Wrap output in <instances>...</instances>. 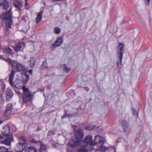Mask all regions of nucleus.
<instances>
[{"label": "nucleus", "mask_w": 152, "mask_h": 152, "mask_svg": "<svg viewBox=\"0 0 152 152\" xmlns=\"http://www.w3.org/2000/svg\"><path fill=\"white\" fill-rule=\"evenodd\" d=\"M105 141V138L99 135H96L95 136L94 139L93 141V145H96L97 148L96 149V152L103 151L109 150L108 148L103 145Z\"/></svg>", "instance_id": "nucleus-1"}, {"label": "nucleus", "mask_w": 152, "mask_h": 152, "mask_svg": "<svg viewBox=\"0 0 152 152\" xmlns=\"http://www.w3.org/2000/svg\"><path fill=\"white\" fill-rule=\"evenodd\" d=\"M124 45L122 43H119V45L117 46V56L118 58L116 61L117 67L118 69H121L122 67V60L123 55Z\"/></svg>", "instance_id": "nucleus-2"}, {"label": "nucleus", "mask_w": 152, "mask_h": 152, "mask_svg": "<svg viewBox=\"0 0 152 152\" xmlns=\"http://www.w3.org/2000/svg\"><path fill=\"white\" fill-rule=\"evenodd\" d=\"M78 140L79 142L80 145V148L78 150V151L79 152H86V147L87 145H93V141L92 140V137L91 135H88L86 137L84 141L82 140Z\"/></svg>", "instance_id": "nucleus-3"}, {"label": "nucleus", "mask_w": 152, "mask_h": 152, "mask_svg": "<svg viewBox=\"0 0 152 152\" xmlns=\"http://www.w3.org/2000/svg\"><path fill=\"white\" fill-rule=\"evenodd\" d=\"M15 65L18 72H24L23 75L25 80H23V81L26 83L29 79V76L27 73V69H25L24 66L15 61L14 63Z\"/></svg>", "instance_id": "nucleus-4"}, {"label": "nucleus", "mask_w": 152, "mask_h": 152, "mask_svg": "<svg viewBox=\"0 0 152 152\" xmlns=\"http://www.w3.org/2000/svg\"><path fill=\"white\" fill-rule=\"evenodd\" d=\"M22 88L23 91L22 97L23 102L26 103L31 101L32 99V95L30 92L29 90L25 86H23Z\"/></svg>", "instance_id": "nucleus-5"}, {"label": "nucleus", "mask_w": 152, "mask_h": 152, "mask_svg": "<svg viewBox=\"0 0 152 152\" xmlns=\"http://www.w3.org/2000/svg\"><path fill=\"white\" fill-rule=\"evenodd\" d=\"M11 10H10L8 12H4L3 14V18L6 20V26L7 28H10L12 24L11 15Z\"/></svg>", "instance_id": "nucleus-6"}, {"label": "nucleus", "mask_w": 152, "mask_h": 152, "mask_svg": "<svg viewBox=\"0 0 152 152\" xmlns=\"http://www.w3.org/2000/svg\"><path fill=\"white\" fill-rule=\"evenodd\" d=\"M80 145L77 139L72 138L68 144L67 150L69 152H72L74 150V147Z\"/></svg>", "instance_id": "nucleus-7"}, {"label": "nucleus", "mask_w": 152, "mask_h": 152, "mask_svg": "<svg viewBox=\"0 0 152 152\" xmlns=\"http://www.w3.org/2000/svg\"><path fill=\"white\" fill-rule=\"evenodd\" d=\"M10 127L9 125L6 124L4 125L1 129L2 134L5 136H10L11 134L10 133Z\"/></svg>", "instance_id": "nucleus-8"}, {"label": "nucleus", "mask_w": 152, "mask_h": 152, "mask_svg": "<svg viewBox=\"0 0 152 152\" xmlns=\"http://www.w3.org/2000/svg\"><path fill=\"white\" fill-rule=\"evenodd\" d=\"M27 146V144L25 143H22L21 142H19L16 144L15 147V149L18 152H22L26 148Z\"/></svg>", "instance_id": "nucleus-9"}, {"label": "nucleus", "mask_w": 152, "mask_h": 152, "mask_svg": "<svg viewBox=\"0 0 152 152\" xmlns=\"http://www.w3.org/2000/svg\"><path fill=\"white\" fill-rule=\"evenodd\" d=\"M13 108V106L12 104L10 103H8L7 105L6 110L4 112V114L7 116H8L10 115Z\"/></svg>", "instance_id": "nucleus-10"}, {"label": "nucleus", "mask_w": 152, "mask_h": 152, "mask_svg": "<svg viewBox=\"0 0 152 152\" xmlns=\"http://www.w3.org/2000/svg\"><path fill=\"white\" fill-rule=\"evenodd\" d=\"M63 37H60L55 42L52 44L53 47L54 48H56L60 46L63 43Z\"/></svg>", "instance_id": "nucleus-11"}, {"label": "nucleus", "mask_w": 152, "mask_h": 152, "mask_svg": "<svg viewBox=\"0 0 152 152\" xmlns=\"http://www.w3.org/2000/svg\"><path fill=\"white\" fill-rule=\"evenodd\" d=\"M75 134L77 139L83 137L84 133L82 129H79L75 131Z\"/></svg>", "instance_id": "nucleus-12"}, {"label": "nucleus", "mask_w": 152, "mask_h": 152, "mask_svg": "<svg viewBox=\"0 0 152 152\" xmlns=\"http://www.w3.org/2000/svg\"><path fill=\"white\" fill-rule=\"evenodd\" d=\"M10 136V137L2 140L1 143L7 145H10L11 142L13 141V137L11 136Z\"/></svg>", "instance_id": "nucleus-13"}, {"label": "nucleus", "mask_w": 152, "mask_h": 152, "mask_svg": "<svg viewBox=\"0 0 152 152\" xmlns=\"http://www.w3.org/2000/svg\"><path fill=\"white\" fill-rule=\"evenodd\" d=\"M7 99L8 101L11 99L13 96L12 91L10 89L8 88L6 91Z\"/></svg>", "instance_id": "nucleus-14"}, {"label": "nucleus", "mask_w": 152, "mask_h": 152, "mask_svg": "<svg viewBox=\"0 0 152 152\" xmlns=\"http://www.w3.org/2000/svg\"><path fill=\"white\" fill-rule=\"evenodd\" d=\"M16 72L14 71V70H12L11 73L10 75L9 78V82L12 86H13L14 83L13 82V79L14 77V76Z\"/></svg>", "instance_id": "nucleus-15"}, {"label": "nucleus", "mask_w": 152, "mask_h": 152, "mask_svg": "<svg viewBox=\"0 0 152 152\" xmlns=\"http://www.w3.org/2000/svg\"><path fill=\"white\" fill-rule=\"evenodd\" d=\"M36 61V58L34 57H31L28 63H29L28 64L29 65L30 67L32 68L34 66L35 64V63Z\"/></svg>", "instance_id": "nucleus-16"}, {"label": "nucleus", "mask_w": 152, "mask_h": 152, "mask_svg": "<svg viewBox=\"0 0 152 152\" xmlns=\"http://www.w3.org/2000/svg\"><path fill=\"white\" fill-rule=\"evenodd\" d=\"M25 44L24 43H22L20 42H19L15 48V50L16 52L19 51L21 49L22 47L24 46Z\"/></svg>", "instance_id": "nucleus-17"}, {"label": "nucleus", "mask_w": 152, "mask_h": 152, "mask_svg": "<svg viewBox=\"0 0 152 152\" xmlns=\"http://www.w3.org/2000/svg\"><path fill=\"white\" fill-rule=\"evenodd\" d=\"M43 13V12L41 11L38 14L37 17L36 18V22L37 23H39L41 20Z\"/></svg>", "instance_id": "nucleus-18"}, {"label": "nucleus", "mask_w": 152, "mask_h": 152, "mask_svg": "<svg viewBox=\"0 0 152 152\" xmlns=\"http://www.w3.org/2000/svg\"><path fill=\"white\" fill-rule=\"evenodd\" d=\"M13 4L15 7L19 10L20 9L22 6L21 3L19 1L16 0L14 1Z\"/></svg>", "instance_id": "nucleus-19"}, {"label": "nucleus", "mask_w": 152, "mask_h": 152, "mask_svg": "<svg viewBox=\"0 0 152 152\" xmlns=\"http://www.w3.org/2000/svg\"><path fill=\"white\" fill-rule=\"evenodd\" d=\"M122 126L124 132H126L127 130V128L128 127L127 122L125 121H122Z\"/></svg>", "instance_id": "nucleus-20"}, {"label": "nucleus", "mask_w": 152, "mask_h": 152, "mask_svg": "<svg viewBox=\"0 0 152 152\" xmlns=\"http://www.w3.org/2000/svg\"><path fill=\"white\" fill-rule=\"evenodd\" d=\"M61 68L63 71L66 72H68L70 70L69 68H68L66 65L63 64L61 66Z\"/></svg>", "instance_id": "nucleus-21"}, {"label": "nucleus", "mask_w": 152, "mask_h": 152, "mask_svg": "<svg viewBox=\"0 0 152 152\" xmlns=\"http://www.w3.org/2000/svg\"><path fill=\"white\" fill-rule=\"evenodd\" d=\"M4 60L8 63L10 64L12 66L14 65V63L15 61L12 60L11 59L9 58H7V59H6L4 58Z\"/></svg>", "instance_id": "nucleus-22"}, {"label": "nucleus", "mask_w": 152, "mask_h": 152, "mask_svg": "<svg viewBox=\"0 0 152 152\" xmlns=\"http://www.w3.org/2000/svg\"><path fill=\"white\" fill-rule=\"evenodd\" d=\"M39 144L40 145V152H45L46 150L45 146L44 145L41 144V142L40 144Z\"/></svg>", "instance_id": "nucleus-23"}, {"label": "nucleus", "mask_w": 152, "mask_h": 152, "mask_svg": "<svg viewBox=\"0 0 152 152\" xmlns=\"http://www.w3.org/2000/svg\"><path fill=\"white\" fill-rule=\"evenodd\" d=\"M4 50L5 51L7 52L5 53L6 55L8 53L12 57H13V55L12 52V50L10 48H6Z\"/></svg>", "instance_id": "nucleus-24"}, {"label": "nucleus", "mask_w": 152, "mask_h": 152, "mask_svg": "<svg viewBox=\"0 0 152 152\" xmlns=\"http://www.w3.org/2000/svg\"><path fill=\"white\" fill-rule=\"evenodd\" d=\"M36 150L33 147H29L28 149L26 150L25 152H36Z\"/></svg>", "instance_id": "nucleus-25"}, {"label": "nucleus", "mask_w": 152, "mask_h": 152, "mask_svg": "<svg viewBox=\"0 0 152 152\" xmlns=\"http://www.w3.org/2000/svg\"><path fill=\"white\" fill-rule=\"evenodd\" d=\"M19 141L20 142H21L22 143H25L26 144H27L26 141L24 137L22 136H21L19 138Z\"/></svg>", "instance_id": "nucleus-26"}, {"label": "nucleus", "mask_w": 152, "mask_h": 152, "mask_svg": "<svg viewBox=\"0 0 152 152\" xmlns=\"http://www.w3.org/2000/svg\"><path fill=\"white\" fill-rule=\"evenodd\" d=\"M0 152H8V149L4 147H0Z\"/></svg>", "instance_id": "nucleus-27"}, {"label": "nucleus", "mask_w": 152, "mask_h": 152, "mask_svg": "<svg viewBox=\"0 0 152 152\" xmlns=\"http://www.w3.org/2000/svg\"><path fill=\"white\" fill-rule=\"evenodd\" d=\"M55 33L56 34H59L61 31V28L58 27H56L55 28Z\"/></svg>", "instance_id": "nucleus-28"}, {"label": "nucleus", "mask_w": 152, "mask_h": 152, "mask_svg": "<svg viewBox=\"0 0 152 152\" xmlns=\"http://www.w3.org/2000/svg\"><path fill=\"white\" fill-rule=\"evenodd\" d=\"M31 142L34 143H37V144H40V141H37L35 140L34 139H33L31 140H30Z\"/></svg>", "instance_id": "nucleus-29"}, {"label": "nucleus", "mask_w": 152, "mask_h": 152, "mask_svg": "<svg viewBox=\"0 0 152 152\" xmlns=\"http://www.w3.org/2000/svg\"><path fill=\"white\" fill-rule=\"evenodd\" d=\"M94 128V126L92 127L91 126H87L85 129L87 130H91Z\"/></svg>", "instance_id": "nucleus-30"}, {"label": "nucleus", "mask_w": 152, "mask_h": 152, "mask_svg": "<svg viewBox=\"0 0 152 152\" xmlns=\"http://www.w3.org/2000/svg\"><path fill=\"white\" fill-rule=\"evenodd\" d=\"M9 4L7 3H5L4 4L3 6V8L5 10H7L9 7Z\"/></svg>", "instance_id": "nucleus-31"}, {"label": "nucleus", "mask_w": 152, "mask_h": 152, "mask_svg": "<svg viewBox=\"0 0 152 152\" xmlns=\"http://www.w3.org/2000/svg\"><path fill=\"white\" fill-rule=\"evenodd\" d=\"M133 114L134 115H137L138 116V113L136 111L135 109H133Z\"/></svg>", "instance_id": "nucleus-32"}, {"label": "nucleus", "mask_w": 152, "mask_h": 152, "mask_svg": "<svg viewBox=\"0 0 152 152\" xmlns=\"http://www.w3.org/2000/svg\"><path fill=\"white\" fill-rule=\"evenodd\" d=\"M146 5H149L150 2V0H144Z\"/></svg>", "instance_id": "nucleus-33"}, {"label": "nucleus", "mask_w": 152, "mask_h": 152, "mask_svg": "<svg viewBox=\"0 0 152 152\" xmlns=\"http://www.w3.org/2000/svg\"><path fill=\"white\" fill-rule=\"evenodd\" d=\"M42 66L43 67H47L48 66V64L46 61H45L43 62Z\"/></svg>", "instance_id": "nucleus-34"}, {"label": "nucleus", "mask_w": 152, "mask_h": 152, "mask_svg": "<svg viewBox=\"0 0 152 152\" xmlns=\"http://www.w3.org/2000/svg\"><path fill=\"white\" fill-rule=\"evenodd\" d=\"M30 7V6L28 3H27V0H25V7L26 9H28Z\"/></svg>", "instance_id": "nucleus-35"}, {"label": "nucleus", "mask_w": 152, "mask_h": 152, "mask_svg": "<svg viewBox=\"0 0 152 152\" xmlns=\"http://www.w3.org/2000/svg\"><path fill=\"white\" fill-rule=\"evenodd\" d=\"M6 0H0V6H1L4 3Z\"/></svg>", "instance_id": "nucleus-36"}, {"label": "nucleus", "mask_w": 152, "mask_h": 152, "mask_svg": "<svg viewBox=\"0 0 152 152\" xmlns=\"http://www.w3.org/2000/svg\"><path fill=\"white\" fill-rule=\"evenodd\" d=\"M3 138V137L0 134V143H1V140Z\"/></svg>", "instance_id": "nucleus-37"}, {"label": "nucleus", "mask_w": 152, "mask_h": 152, "mask_svg": "<svg viewBox=\"0 0 152 152\" xmlns=\"http://www.w3.org/2000/svg\"><path fill=\"white\" fill-rule=\"evenodd\" d=\"M32 72H33V71H32V70H31V69L30 70H29V71H28V72L29 73L31 74V75H32Z\"/></svg>", "instance_id": "nucleus-38"}, {"label": "nucleus", "mask_w": 152, "mask_h": 152, "mask_svg": "<svg viewBox=\"0 0 152 152\" xmlns=\"http://www.w3.org/2000/svg\"><path fill=\"white\" fill-rule=\"evenodd\" d=\"M4 58L3 56H0V59H2L4 60Z\"/></svg>", "instance_id": "nucleus-39"}, {"label": "nucleus", "mask_w": 152, "mask_h": 152, "mask_svg": "<svg viewBox=\"0 0 152 152\" xmlns=\"http://www.w3.org/2000/svg\"><path fill=\"white\" fill-rule=\"evenodd\" d=\"M3 121L2 120H0V125L3 123Z\"/></svg>", "instance_id": "nucleus-40"}, {"label": "nucleus", "mask_w": 152, "mask_h": 152, "mask_svg": "<svg viewBox=\"0 0 152 152\" xmlns=\"http://www.w3.org/2000/svg\"><path fill=\"white\" fill-rule=\"evenodd\" d=\"M1 15H0V18H1Z\"/></svg>", "instance_id": "nucleus-41"}, {"label": "nucleus", "mask_w": 152, "mask_h": 152, "mask_svg": "<svg viewBox=\"0 0 152 152\" xmlns=\"http://www.w3.org/2000/svg\"><path fill=\"white\" fill-rule=\"evenodd\" d=\"M8 152H12V151H9H9H8Z\"/></svg>", "instance_id": "nucleus-42"}, {"label": "nucleus", "mask_w": 152, "mask_h": 152, "mask_svg": "<svg viewBox=\"0 0 152 152\" xmlns=\"http://www.w3.org/2000/svg\"><path fill=\"white\" fill-rule=\"evenodd\" d=\"M44 4L45 5V3H44Z\"/></svg>", "instance_id": "nucleus-43"}]
</instances>
